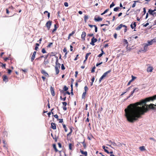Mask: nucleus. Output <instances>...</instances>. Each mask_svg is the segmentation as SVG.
Wrapping results in <instances>:
<instances>
[{
  "label": "nucleus",
  "instance_id": "nucleus-63",
  "mask_svg": "<svg viewBox=\"0 0 156 156\" xmlns=\"http://www.w3.org/2000/svg\"><path fill=\"white\" fill-rule=\"evenodd\" d=\"M12 72V70L11 69H8V73L9 74H10Z\"/></svg>",
  "mask_w": 156,
  "mask_h": 156
},
{
  "label": "nucleus",
  "instance_id": "nucleus-35",
  "mask_svg": "<svg viewBox=\"0 0 156 156\" xmlns=\"http://www.w3.org/2000/svg\"><path fill=\"white\" fill-rule=\"evenodd\" d=\"M46 13H48L47 16H48V19H49L50 17V13L49 12H48L47 11H46L44 12V14H45Z\"/></svg>",
  "mask_w": 156,
  "mask_h": 156
},
{
  "label": "nucleus",
  "instance_id": "nucleus-62",
  "mask_svg": "<svg viewBox=\"0 0 156 156\" xmlns=\"http://www.w3.org/2000/svg\"><path fill=\"white\" fill-rule=\"evenodd\" d=\"M58 120H59V123H62L63 122V120L62 119H58Z\"/></svg>",
  "mask_w": 156,
  "mask_h": 156
},
{
  "label": "nucleus",
  "instance_id": "nucleus-24",
  "mask_svg": "<svg viewBox=\"0 0 156 156\" xmlns=\"http://www.w3.org/2000/svg\"><path fill=\"white\" fill-rule=\"evenodd\" d=\"M153 68L152 67H149L147 68V72H151L152 71Z\"/></svg>",
  "mask_w": 156,
  "mask_h": 156
},
{
  "label": "nucleus",
  "instance_id": "nucleus-55",
  "mask_svg": "<svg viewBox=\"0 0 156 156\" xmlns=\"http://www.w3.org/2000/svg\"><path fill=\"white\" fill-rule=\"evenodd\" d=\"M62 103L63 106H66V105L67 104V103L66 102H63Z\"/></svg>",
  "mask_w": 156,
  "mask_h": 156
},
{
  "label": "nucleus",
  "instance_id": "nucleus-33",
  "mask_svg": "<svg viewBox=\"0 0 156 156\" xmlns=\"http://www.w3.org/2000/svg\"><path fill=\"white\" fill-rule=\"evenodd\" d=\"M87 92H86V91H84L83 92L82 95V98L84 99L85 98L86 94Z\"/></svg>",
  "mask_w": 156,
  "mask_h": 156
},
{
  "label": "nucleus",
  "instance_id": "nucleus-8",
  "mask_svg": "<svg viewBox=\"0 0 156 156\" xmlns=\"http://www.w3.org/2000/svg\"><path fill=\"white\" fill-rule=\"evenodd\" d=\"M148 12L149 14L151 15H152L153 16H156V12H153L151 9H149L148 11Z\"/></svg>",
  "mask_w": 156,
  "mask_h": 156
},
{
  "label": "nucleus",
  "instance_id": "nucleus-39",
  "mask_svg": "<svg viewBox=\"0 0 156 156\" xmlns=\"http://www.w3.org/2000/svg\"><path fill=\"white\" fill-rule=\"evenodd\" d=\"M88 16H87L86 15H85L84 16V21L86 22L87 20L88 19Z\"/></svg>",
  "mask_w": 156,
  "mask_h": 156
},
{
  "label": "nucleus",
  "instance_id": "nucleus-17",
  "mask_svg": "<svg viewBox=\"0 0 156 156\" xmlns=\"http://www.w3.org/2000/svg\"><path fill=\"white\" fill-rule=\"evenodd\" d=\"M81 143L83 144V147L84 149H86L87 147V145L86 143H85V139L84 138H83V142H80Z\"/></svg>",
  "mask_w": 156,
  "mask_h": 156
},
{
  "label": "nucleus",
  "instance_id": "nucleus-25",
  "mask_svg": "<svg viewBox=\"0 0 156 156\" xmlns=\"http://www.w3.org/2000/svg\"><path fill=\"white\" fill-rule=\"evenodd\" d=\"M56 66H57V67L58 66V65H59V67H60V63H58V57L57 56L56 57Z\"/></svg>",
  "mask_w": 156,
  "mask_h": 156
},
{
  "label": "nucleus",
  "instance_id": "nucleus-48",
  "mask_svg": "<svg viewBox=\"0 0 156 156\" xmlns=\"http://www.w3.org/2000/svg\"><path fill=\"white\" fill-rule=\"evenodd\" d=\"M96 67L95 66H94L93 68H92L91 70V73H94L95 71V69Z\"/></svg>",
  "mask_w": 156,
  "mask_h": 156
},
{
  "label": "nucleus",
  "instance_id": "nucleus-12",
  "mask_svg": "<svg viewBox=\"0 0 156 156\" xmlns=\"http://www.w3.org/2000/svg\"><path fill=\"white\" fill-rule=\"evenodd\" d=\"M60 68V67H59V65H58V67L57 66H55V71L56 75L58 74L59 73V68Z\"/></svg>",
  "mask_w": 156,
  "mask_h": 156
},
{
  "label": "nucleus",
  "instance_id": "nucleus-7",
  "mask_svg": "<svg viewBox=\"0 0 156 156\" xmlns=\"http://www.w3.org/2000/svg\"><path fill=\"white\" fill-rule=\"evenodd\" d=\"M52 21H48L46 24V26L48 30H49L51 26V24Z\"/></svg>",
  "mask_w": 156,
  "mask_h": 156
},
{
  "label": "nucleus",
  "instance_id": "nucleus-26",
  "mask_svg": "<svg viewBox=\"0 0 156 156\" xmlns=\"http://www.w3.org/2000/svg\"><path fill=\"white\" fill-rule=\"evenodd\" d=\"M80 152L82 154H84L85 156H87V153L86 151H83L80 150Z\"/></svg>",
  "mask_w": 156,
  "mask_h": 156
},
{
  "label": "nucleus",
  "instance_id": "nucleus-51",
  "mask_svg": "<svg viewBox=\"0 0 156 156\" xmlns=\"http://www.w3.org/2000/svg\"><path fill=\"white\" fill-rule=\"evenodd\" d=\"M61 69L62 70H64L65 69V68L64 67V66L63 64H62L61 65Z\"/></svg>",
  "mask_w": 156,
  "mask_h": 156
},
{
  "label": "nucleus",
  "instance_id": "nucleus-16",
  "mask_svg": "<svg viewBox=\"0 0 156 156\" xmlns=\"http://www.w3.org/2000/svg\"><path fill=\"white\" fill-rule=\"evenodd\" d=\"M3 81L5 82H7L8 81V78L5 75H4L3 76Z\"/></svg>",
  "mask_w": 156,
  "mask_h": 156
},
{
  "label": "nucleus",
  "instance_id": "nucleus-53",
  "mask_svg": "<svg viewBox=\"0 0 156 156\" xmlns=\"http://www.w3.org/2000/svg\"><path fill=\"white\" fill-rule=\"evenodd\" d=\"M49 55V54L48 53V54H47L46 55H45V57H44L45 60L48 57Z\"/></svg>",
  "mask_w": 156,
  "mask_h": 156
},
{
  "label": "nucleus",
  "instance_id": "nucleus-6",
  "mask_svg": "<svg viewBox=\"0 0 156 156\" xmlns=\"http://www.w3.org/2000/svg\"><path fill=\"white\" fill-rule=\"evenodd\" d=\"M155 42H156V39L154 38L151 41H148L147 44L149 46L152 45L153 43Z\"/></svg>",
  "mask_w": 156,
  "mask_h": 156
},
{
  "label": "nucleus",
  "instance_id": "nucleus-41",
  "mask_svg": "<svg viewBox=\"0 0 156 156\" xmlns=\"http://www.w3.org/2000/svg\"><path fill=\"white\" fill-rule=\"evenodd\" d=\"M63 89L64 91H67L68 89V88L66 86H65L63 87Z\"/></svg>",
  "mask_w": 156,
  "mask_h": 156
},
{
  "label": "nucleus",
  "instance_id": "nucleus-30",
  "mask_svg": "<svg viewBox=\"0 0 156 156\" xmlns=\"http://www.w3.org/2000/svg\"><path fill=\"white\" fill-rule=\"evenodd\" d=\"M62 126L63 128H64L65 131L66 132H67V127H66V126L65 124H62Z\"/></svg>",
  "mask_w": 156,
  "mask_h": 156
},
{
  "label": "nucleus",
  "instance_id": "nucleus-19",
  "mask_svg": "<svg viewBox=\"0 0 156 156\" xmlns=\"http://www.w3.org/2000/svg\"><path fill=\"white\" fill-rule=\"evenodd\" d=\"M136 26V23L134 22L132 23L130 25V27L132 29H135Z\"/></svg>",
  "mask_w": 156,
  "mask_h": 156
},
{
  "label": "nucleus",
  "instance_id": "nucleus-18",
  "mask_svg": "<svg viewBox=\"0 0 156 156\" xmlns=\"http://www.w3.org/2000/svg\"><path fill=\"white\" fill-rule=\"evenodd\" d=\"M69 129L70 130V132L69 133L67 134V136H70L73 132V127H70Z\"/></svg>",
  "mask_w": 156,
  "mask_h": 156
},
{
  "label": "nucleus",
  "instance_id": "nucleus-2",
  "mask_svg": "<svg viewBox=\"0 0 156 156\" xmlns=\"http://www.w3.org/2000/svg\"><path fill=\"white\" fill-rule=\"evenodd\" d=\"M53 148L55 149V152H59L60 156H66V153L65 151H59L56 147L55 144H53Z\"/></svg>",
  "mask_w": 156,
  "mask_h": 156
},
{
  "label": "nucleus",
  "instance_id": "nucleus-32",
  "mask_svg": "<svg viewBox=\"0 0 156 156\" xmlns=\"http://www.w3.org/2000/svg\"><path fill=\"white\" fill-rule=\"evenodd\" d=\"M91 54V52H89V53H87L86 54V56H85V58H86V60H87L89 56Z\"/></svg>",
  "mask_w": 156,
  "mask_h": 156
},
{
  "label": "nucleus",
  "instance_id": "nucleus-10",
  "mask_svg": "<svg viewBox=\"0 0 156 156\" xmlns=\"http://www.w3.org/2000/svg\"><path fill=\"white\" fill-rule=\"evenodd\" d=\"M3 143L4 144L3 147H4L7 150L8 149V146L5 140H3Z\"/></svg>",
  "mask_w": 156,
  "mask_h": 156
},
{
  "label": "nucleus",
  "instance_id": "nucleus-15",
  "mask_svg": "<svg viewBox=\"0 0 156 156\" xmlns=\"http://www.w3.org/2000/svg\"><path fill=\"white\" fill-rule=\"evenodd\" d=\"M51 127L53 129H56V124L55 123L52 122L51 124Z\"/></svg>",
  "mask_w": 156,
  "mask_h": 156
},
{
  "label": "nucleus",
  "instance_id": "nucleus-14",
  "mask_svg": "<svg viewBox=\"0 0 156 156\" xmlns=\"http://www.w3.org/2000/svg\"><path fill=\"white\" fill-rule=\"evenodd\" d=\"M50 90L51 93L52 95L53 96H55V93L54 90V88L53 87H50Z\"/></svg>",
  "mask_w": 156,
  "mask_h": 156
},
{
  "label": "nucleus",
  "instance_id": "nucleus-28",
  "mask_svg": "<svg viewBox=\"0 0 156 156\" xmlns=\"http://www.w3.org/2000/svg\"><path fill=\"white\" fill-rule=\"evenodd\" d=\"M140 150L141 151H144L146 150V149L145 148V147L144 146H142L141 147H139Z\"/></svg>",
  "mask_w": 156,
  "mask_h": 156
},
{
  "label": "nucleus",
  "instance_id": "nucleus-36",
  "mask_svg": "<svg viewBox=\"0 0 156 156\" xmlns=\"http://www.w3.org/2000/svg\"><path fill=\"white\" fill-rule=\"evenodd\" d=\"M109 10V9H106L104 11V12L103 13H102L101 15H103L104 14H105V13L107 12Z\"/></svg>",
  "mask_w": 156,
  "mask_h": 156
},
{
  "label": "nucleus",
  "instance_id": "nucleus-42",
  "mask_svg": "<svg viewBox=\"0 0 156 156\" xmlns=\"http://www.w3.org/2000/svg\"><path fill=\"white\" fill-rule=\"evenodd\" d=\"M52 44H53V43H52V42L49 43L48 45L47 46V47L48 48H50Z\"/></svg>",
  "mask_w": 156,
  "mask_h": 156
},
{
  "label": "nucleus",
  "instance_id": "nucleus-1",
  "mask_svg": "<svg viewBox=\"0 0 156 156\" xmlns=\"http://www.w3.org/2000/svg\"><path fill=\"white\" fill-rule=\"evenodd\" d=\"M156 99V96H153L146 98L140 102L129 104L124 110L125 116L127 121L133 123L137 121L139 119L141 118L142 115L148 111L147 107H145V106H139V105H143L147 102Z\"/></svg>",
  "mask_w": 156,
  "mask_h": 156
},
{
  "label": "nucleus",
  "instance_id": "nucleus-13",
  "mask_svg": "<svg viewBox=\"0 0 156 156\" xmlns=\"http://www.w3.org/2000/svg\"><path fill=\"white\" fill-rule=\"evenodd\" d=\"M86 34L85 31L82 32V34L81 35V38L83 40H85V37L86 36Z\"/></svg>",
  "mask_w": 156,
  "mask_h": 156
},
{
  "label": "nucleus",
  "instance_id": "nucleus-20",
  "mask_svg": "<svg viewBox=\"0 0 156 156\" xmlns=\"http://www.w3.org/2000/svg\"><path fill=\"white\" fill-rule=\"evenodd\" d=\"M94 20L96 21H100L102 20V19L99 17H98L97 18L95 17L94 18Z\"/></svg>",
  "mask_w": 156,
  "mask_h": 156
},
{
  "label": "nucleus",
  "instance_id": "nucleus-60",
  "mask_svg": "<svg viewBox=\"0 0 156 156\" xmlns=\"http://www.w3.org/2000/svg\"><path fill=\"white\" fill-rule=\"evenodd\" d=\"M143 10H144V11H143L144 15L146 13V9H145V8H143Z\"/></svg>",
  "mask_w": 156,
  "mask_h": 156
},
{
  "label": "nucleus",
  "instance_id": "nucleus-45",
  "mask_svg": "<svg viewBox=\"0 0 156 156\" xmlns=\"http://www.w3.org/2000/svg\"><path fill=\"white\" fill-rule=\"evenodd\" d=\"M75 33V30H74V31H73L71 33L69 34V36H72L73 34H74Z\"/></svg>",
  "mask_w": 156,
  "mask_h": 156
},
{
  "label": "nucleus",
  "instance_id": "nucleus-34",
  "mask_svg": "<svg viewBox=\"0 0 156 156\" xmlns=\"http://www.w3.org/2000/svg\"><path fill=\"white\" fill-rule=\"evenodd\" d=\"M109 142L111 143V144L113 146H116V144L114 142H112L111 141V140H110L109 141Z\"/></svg>",
  "mask_w": 156,
  "mask_h": 156
},
{
  "label": "nucleus",
  "instance_id": "nucleus-54",
  "mask_svg": "<svg viewBox=\"0 0 156 156\" xmlns=\"http://www.w3.org/2000/svg\"><path fill=\"white\" fill-rule=\"evenodd\" d=\"M133 90H135V92H137L138 91L139 89H138V88L136 87V88H134L133 89Z\"/></svg>",
  "mask_w": 156,
  "mask_h": 156
},
{
  "label": "nucleus",
  "instance_id": "nucleus-49",
  "mask_svg": "<svg viewBox=\"0 0 156 156\" xmlns=\"http://www.w3.org/2000/svg\"><path fill=\"white\" fill-rule=\"evenodd\" d=\"M122 144L120 142L118 143L117 144H116V146L120 147L122 146Z\"/></svg>",
  "mask_w": 156,
  "mask_h": 156
},
{
  "label": "nucleus",
  "instance_id": "nucleus-64",
  "mask_svg": "<svg viewBox=\"0 0 156 156\" xmlns=\"http://www.w3.org/2000/svg\"><path fill=\"white\" fill-rule=\"evenodd\" d=\"M117 34H116V33H115L114 34V37L115 38V39H116L117 37Z\"/></svg>",
  "mask_w": 156,
  "mask_h": 156
},
{
  "label": "nucleus",
  "instance_id": "nucleus-3",
  "mask_svg": "<svg viewBox=\"0 0 156 156\" xmlns=\"http://www.w3.org/2000/svg\"><path fill=\"white\" fill-rule=\"evenodd\" d=\"M112 70L111 69L109 70L108 71L105 73L101 77L99 80V82L101 83V80L105 77H106L107 74L110 73L111 72Z\"/></svg>",
  "mask_w": 156,
  "mask_h": 156
},
{
  "label": "nucleus",
  "instance_id": "nucleus-23",
  "mask_svg": "<svg viewBox=\"0 0 156 156\" xmlns=\"http://www.w3.org/2000/svg\"><path fill=\"white\" fill-rule=\"evenodd\" d=\"M149 46L147 44H144V49L143 51H146L147 49L148 46Z\"/></svg>",
  "mask_w": 156,
  "mask_h": 156
},
{
  "label": "nucleus",
  "instance_id": "nucleus-22",
  "mask_svg": "<svg viewBox=\"0 0 156 156\" xmlns=\"http://www.w3.org/2000/svg\"><path fill=\"white\" fill-rule=\"evenodd\" d=\"M123 44L124 45H125L126 44H127V47H128V43L126 39H124L123 41Z\"/></svg>",
  "mask_w": 156,
  "mask_h": 156
},
{
  "label": "nucleus",
  "instance_id": "nucleus-27",
  "mask_svg": "<svg viewBox=\"0 0 156 156\" xmlns=\"http://www.w3.org/2000/svg\"><path fill=\"white\" fill-rule=\"evenodd\" d=\"M102 148H103V149H104L105 151L108 154H109V151L106 150L105 148H108V147H105V146H102Z\"/></svg>",
  "mask_w": 156,
  "mask_h": 156
},
{
  "label": "nucleus",
  "instance_id": "nucleus-21",
  "mask_svg": "<svg viewBox=\"0 0 156 156\" xmlns=\"http://www.w3.org/2000/svg\"><path fill=\"white\" fill-rule=\"evenodd\" d=\"M124 25L122 24H120L116 27V30H120L122 27H123Z\"/></svg>",
  "mask_w": 156,
  "mask_h": 156
},
{
  "label": "nucleus",
  "instance_id": "nucleus-58",
  "mask_svg": "<svg viewBox=\"0 0 156 156\" xmlns=\"http://www.w3.org/2000/svg\"><path fill=\"white\" fill-rule=\"evenodd\" d=\"M87 36H90V37L94 36V35L93 34H88Z\"/></svg>",
  "mask_w": 156,
  "mask_h": 156
},
{
  "label": "nucleus",
  "instance_id": "nucleus-31",
  "mask_svg": "<svg viewBox=\"0 0 156 156\" xmlns=\"http://www.w3.org/2000/svg\"><path fill=\"white\" fill-rule=\"evenodd\" d=\"M51 136L52 137L53 139L55 140V142H57V139L56 137V136L55 135L54 136L52 133H51Z\"/></svg>",
  "mask_w": 156,
  "mask_h": 156
},
{
  "label": "nucleus",
  "instance_id": "nucleus-46",
  "mask_svg": "<svg viewBox=\"0 0 156 156\" xmlns=\"http://www.w3.org/2000/svg\"><path fill=\"white\" fill-rule=\"evenodd\" d=\"M115 4L113 2H112V3L110 5V8H112V7L115 6Z\"/></svg>",
  "mask_w": 156,
  "mask_h": 156
},
{
  "label": "nucleus",
  "instance_id": "nucleus-47",
  "mask_svg": "<svg viewBox=\"0 0 156 156\" xmlns=\"http://www.w3.org/2000/svg\"><path fill=\"white\" fill-rule=\"evenodd\" d=\"M123 27H125V28L124 29V32L125 33L127 31V27L125 25H124L123 26Z\"/></svg>",
  "mask_w": 156,
  "mask_h": 156
},
{
  "label": "nucleus",
  "instance_id": "nucleus-52",
  "mask_svg": "<svg viewBox=\"0 0 156 156\" xmlns=\"http://www.w3.org/2000/svg\"><path fill=\"white\" fill-rule=\"evenodd\" d=\"M88 90V87L87 86H85L84 87V90L86 92H87V91Z\"/></svg>",
  "mask_w": 156,
  "mask_h": 156
},
{
  "label": "nucleus",
  "instance_id": "nucleus-50",
  "mask_svg": "<svg viewBox=\"0 0 156 156\" xmlns=\"http://www.w3.org/2000/svg\"><path fill=\"white\" fill-rule=\"evenodd\" d=\"M94 27H95V32H97L98 28L97 26L95 25H94Z\"/></svg>",
  "mask_w": 156,
  "mask_h": 156
},
{
  "label": "nucleus",
  "instance_id": "nucleus-11",
  "mask_svg": "<svg viewBox=\"0 0 156 156\" xmlns=\"http://www.w3.org/2000/svg\"><path fill=\"white\" fill-rule=\"evenodd\" d=\"M74 145L73 144L69 143V148L70 150H73V147Z\"/></svg>",
  "mask_w": 156,
  "mask_h": 156
},
{
  "label": "nucleus",
  "instance_id": "nucleus-29",
  "mask_svg": "<svg viewBox=\"0 0 156 156\" xmlns=\"http://www.w3.org/2000/svg\"><path fill=\"white\" fill-rule=\"evenodd\" d=\"M134 3L133 4V5H132V8H134L136 6V2H139L140 1L139 0L135 1H134Z\"/></svg>",
  "mask_w": 156,
  "mask_h": 156
},
{
  "label": "nucleus",
  "instance_id": "nucleus-4",
  "mask_svg": "<svg viewBox=\"0 0 156 156\" xmlns=\"http://www.w3.org/2000/svg\"><path fill=\"white\" fill-rule=\"evenodd\" d=\"M143 105H144V106H145V107L146 106V107H147L148 110L149 109H155V108L154 107V106H155V105L153 104H151L149 105H146L145 103V104H143Z\"/></svg>",
  "mask_w": 156,
  "mask_h": 156
},
{
  "label": "nucleus",
  "instance_id": "nucleus-44",
  "mask_svg": "<svg viewBox=\"0 0 156 156\" xmlns=\"http://www.w3.org/2000/svg\"><path fill=\"white\" fill-rule=\"evenodd\" d=\"M131 77H132V79L131 80V81H132L134 80L135 79H136V77H135L134 76H133V75H132L131 76Z\"/></svg>",
  "mask_w": 156,
  "mask_h": 156
},
{
  "label": "nucleus",
  "instance_id": "nucleus-61",
  "mask_svg": "<svg viewBox=\"0 0 156 156\" xmlns=\"http://www.w3.org/2000/svg\"><path fill=\"white\" fill-rule=\"evenodd\" d=\"M75 77H77V76L78 74V71H76L75 72Z\"/></svg>",
  "mask_w": 156,
  "mask_h": 156
},
{
  "label": "nucleus",
  "instance_id": "nucleus-38",
  "mask_svg": "<svg viewBox=\"0 0 156 156\" xmlns=\"http://www.w3.org/2000/svg\"><path fill=\"white\" fill-rule=\"evenodd\" d=\"M35 55H32V57L31 58V62H33V61L34 59L35 58Z\"/></svg>",
  "mask_w": 156,
  "mask_h": 156
},
{
  "label": "nucleus",
  "instance_id": "nucleus-5",
  "mask_svg": "<svg viewBox=\"0 0 156 156\" xmlns=\"http://www.w3.org/2000/svg\"><path fill=\"white\" fill-rule=\"evenodd\" d=\"M97 41L98 40L96 38H95L94 36H93V38L91 39V42H90V44L94 46L95 45L94 43L97 42Z\"/></svg>",
  "mask_w": 156,
  "mask_h": 156
},
{
  "label": "nucleus",
  "instance_id": "nucleus-57",
  "mask_svg": "<svg viewBox=\"0 0 156 156\" xmlns=\"http://www.w3.org/2000/svg\"><path fill=\"white\" fill-rule=\"evenodd\" d=\"M64 5L66 7H68V4L67 2H65L64 3Z\"/></svg>",
  "mask_w": 156,
  "mask_h": 156
},
{
  "label": "nucleus",
  "instance_id": "nucleus-37",
  "mask_svg": "<svg viewBox=\"0 0 156 156\" xmlns=\"http://www.w3.org/2000/svg\"><path fill=\"white\" fill-rule=\"evenodd\" d=\"M119 9H120V7H117L115 8L114 9V11L115 12H117L119 10Z\"/></svg>",
  "mask_w": 156,
  "mask_h": 156
},
{
  "label": "nucleus",
  "instance_id": "nucleus-9",
  "mask_svg": "<svg viewBox=\"0 0 156 156\" xmlns=\"http://www.w3.org/2000/svg\"><path fill=\"white\" fill-rule=\"evenodd\" d=\"M41 73L43 74L45 77H49V75L48 73L44 70L42 69L41 71Z\"/></svg>",
  "mask_w": 156,
  "mask_h": 156
},
{
  "label": "nucleus",
  "instance_id": "nucleus-56",
  "mask_svg": "<svg viewBox=\"0 0 156 156\" xmlns=\"http://www.w3.org/2000/svg\"><path fill=\"white\" fill-rule=\"evenodd\" d=\"M54 116L55 118L57 119L58 120V116L56 114L54 115Z\"/></svg>",
  "mask_w": 156,
  "mask_h": 156
},
{
  "label": "nucleus",
  "instance_id": "nucleus-59",
  "mask_svg": "<svg viewBox=\"0 0 156 156\" xmlns=\"http://www.w3.org/2000/svg\"><path fill=\"white\" fill-rule=\"evenodd\" d=\"M102 62H101L100 63H97L96 65V66H98L101 64H102Z\"/></svg>",
  "mask_w": 156,
  "mask_h": 156
},
{
  "label": "nucleus",
  "instance_id": "nucleus-40",
  "mask_svg": "<svg viewBox=\"0 0 156 156\" xmlns=\"http://www.w3.org/2000/svg\"><path fill=\"white\" fill-rule=\"evenodd\" d=\"M94 77H93L91 79V85L92 86L93 85V83L94 80Z\"/></svg>",
  "mask_w": 156,
  "mask_h": 156
},
{
  "label": "nucleus",
  "instance_id": "nucleus-43",
  "mask_svg": "<svg viewBox=\"0 0 156 156\" xmlns=\"http://www.w3.org/2000/svg\"><path fill=\"white\" fill-rule=\"evenodd\" d=\"M41 52L43 53H46V51L45 50V49L44 48H43L41 50Z\"/></svg>",
  "mask_w": 156,
  "mask_h": 156
}]
</instances>
